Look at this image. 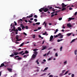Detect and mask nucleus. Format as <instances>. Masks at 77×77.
I'll return each instance as SVG.
<instances>
[{
    "instance_id": "obj_29",
    "label": "nucleus",
    "mask_w": 77,
    "mask_h": 77,
    "mask_svg": "<svg viewBox=\"0 0 77 77\" xmlns=\"http://www.w3.org/2000/svg\"><path fill=\"white\" fill-rule=\"evenodd\" d=\"M68 72V71H67L66 72H65V74H64V75H66V74H67V73Z\"/></svg>"
},
{
    "instance_id": "obj_33",
    "label": "nucleus",
    "mask_w": 77,
    "mask_h": 77,
    "mask_svg": "<svg viewBox=\"0 0 77 77\" xmlns=\"http://www.w3.org/2000/svg\"><path fill=\"white\" fill-rule=\"evenodd\" d=\"M45 34H47V31H45V33H43L42 35H45Z\"/></svg>"
},
{
    "instance_id": "obj_5",
    "label": "nucleus",
    "mask_w": 77,
    "mask_h": 77,
    "mask_svg": "<svg viewBox=\"0 0 77 77\" xmlns=\"http://www.w3.org/2000/svg\"><path fill=\"white\" fill-rule=\"evenodd\" d=\"M20 26L21 27H22V30H24V29H25V26H24V25H23V24H21L20 25Z\"/></svg>"
},
{
    "instance_id": "obj_14",
    "label": "nucleus",
    "mask_w": 77,
    "mask_h": 77,
    "mask_svg": "<svg viewBox=\"0 0 77 77\" xmlns=\"http://www.w3.org/2000/svg\"><path fill=\"white\" fill-rule=\"evenodd\" d=\"M23 44H24V42L22 43L21 44H20L19 45V47H23Z\"/></svg>"
},
{
    "instance_id": "obj_40",
    "label": "nucleus",
    "mask_w": 77,
    "mask_h": 77,
    "mask_svg": "<svg viewBox=\"0 0 77 77\" xmlns=\"http://www.w3.org/2000/svg\"><path fill=\"white\" fill-rule=\"evenodd\" d=\"M27 57V55H24L23 56V57H25V58H26Z\"/></svg>"
},
{
    "instance_id": "obj_48",
    "label": "nucleus",
    "mask_w": 77,
    "mask_h": 77,
    "mask_svg": "<svg viewBox=\"0 0 77 77\" xmlns=\"http://www.w3.org/2000/svg\"><path fill=\"white\" fill-rule=\"evenodd\" d=\"M28 21L30 23H32V21H30V20H28Z\"/></svg>"
},
{
    "instance_id": "obj_44",
    "label": "nucleus",
    "mask_w": 77,
    "mask_h": 77,
    "mask_svg": "<svg viewBox=\"0 0 77 77\" xmlns=\"http://www.w3.org/2000/svg\"><path fill=\"white\" fill-rule=\"evenodd\" d=\"M62 18L61 17H60L59 18V20L60 21V20H62Z\"/></svg>"
},
{
    "instance_id": "obj_61",
    "label": "nucleus",
    "mask_w": 77,
    "mask_h": 77,
    "mask_svg": "<svg viewBox=\"0 0 77 77\" xmlns=\"http://www.w3.org/2000/svg\"><path fill=\"white\" fill-rule=\"evenodd\" d=\"M77 12H75V15H77Z\"/></svg>"
},
{
    "instance_id": "obj_55",
    "label": "nucleus",
    "mask_w": 77,
    "mask_h": 77,
    "mask_svg": "<svg viewBox=\"0 0 77 77\" xmlns=\"http://www.w3.org/2000/svg\"><path fill=\"white\" fill-rule=\"evenodd\" d=\"M60 76H62V75H63V73H61L60 74Z\"/></svg>"
},
{
    "instance_id": "obj_27",
    "label": "nucleus",
    "mask_w": 77,
    "mask_h": 77,
    "mask_svg": "<svg viewBox=\"0 0 77 77\" xmlns=\"http://www.w3.org/2000/svg\"><path fill=\"white\" fill-rule=\"evenodd\" d=\"M48 69V67H46V68L45 69H44V71H45V70H47Z\"/></svg>"
},
{
    "instance_id": "obj_24",
    "label": "nucleus",
    "mask_w": 77,
    "mask_h": 77,
    "mask_svg": "<svg viewBox=\"0 0 77 77\" xmlns=\"http://www.w3.org/2000/svg\"><path fill=\"white\" fill-rule=\"evenodd\" d=\"M53 58V57H51V58H49L48 59V60H50Z\"/></svg>"
},
{
    "instance_id": "obj_15",
    "label": "nucleus",
    "mask_w": 77,
    "mask_h": 77,
    "mask_svg": "<svg viewBox=\"0 0 77 77\" xmlns=\"http://www.w3.org/2000/svg\"><path fill=\"white\" fill-rule=\"evenodd\" d=\"M17 29L19 31H21V28L20 27H17Z\"/></svg>"
},
{
    "instance_id": "obj_13",
    "label": "nucleus",
    "mask_w": 77,
    "mask_h": 77,
    "mask_svg": "<svg viewBox=\"0 0 77 77\" xmlns=\"http://www.w3.org/2000/svg\"><path fill=\"white\" fill-rule=\"evenodd\" d=\"M33 53H34V55H35V56H37V54H38V51H35Z\"/></svg>"
},
{
    "instance_id": "obj_9",
    "label": "nucleus",
    "mask_w": 77,
    "mask_h": 77,
    "mask_svg": "<svg viewBox=\"0 0 77 77\" xmlns=\"http://www.w3.org/2000/svg\"><path fill=\"white\" fill-rule=\"evenodd\" d=\"M53 38V35H51L50 38V41H51Z\"/></svg>"
},
{
    "instance_id": "obj_60",
    "label": "nucleus",
    "mask_w": 77,
    "mask_h": 77,
    "mask_svg": "<svg viewBox=\"0 0 77 77\" xmlns=\"http://www.w3.org/2000/svg\"><path fill=\"white\" fill-rule=\"evenodd\" d=\"M30 20H31V21L32 20H33V18H31L30 19Z\"/></svg>"
},
{
    "instance_id": "obj_25",
    "label": "nucleus",
    "mask_w": 77,
    "mask_h": 77,
    "mask_svg": "<svg viewBox=\"0 0 77 77\" xmlns=\"http://www.w3.org/2000/svg\"><path fill=\"white\" fill-rule=\"evenodd\" d=\"M23 52H24L23 51H21L20 52H19V54H22V53H23Z\"/></svg>"
},
{
    "instance_id": "obj_7",
    "label": "nucleus",
    "mask_w": 77,
    "mask_h": 77,
    "mask_svg": "<svg viewBox=\"0 0 77 77\" xmlns=\"http://www.w3.org/2000/svg\"><path fill=\"white\" fill-rule=\"evenodd\" d=\"M15 26H13V29H11V32H13V31L15 32Z\"/></svg>"
},
{
    "instance_id": "obj_22",
    "label": "nucleus",
    "mask_w": 77,
    "mask_h": 77,
    "mask_svg": "<svg viewBox=\"0 0 77 77\" xmlns=\"http://www.w3.org/2000/svg\"><path fill=\"white\" fill-rule=\"evenodd\" d=\"M75 39L72 40L71 41V42H70V43H72V42H74V41H75Z\"/></svg>"
},
{
    "instance_id": "obj_53",
    "label": "nucleus",
    "mask_w": 77,
    "mask_h": 77,
    "mask_svg": "<svg viewBox=\"0 0 77 77\" xmlns=\"http://www.w3.org/2000/svg\"><path fill=\"white\" fill-rule=\"evenodd\" d=\"M38 37L39 38H41V36L40 35H38Z\"/></svg>"
},
{
    "instance_id": "obj_30",
    "label": "nucleus",
    "mask_w": 77,
    "mask_h": 77,
    "mask_svg": "<svg viewBox=\"0 0 77 77\" xmlns=\"http://www.w3.org/2000/svg\"><path fill=\"white\" fill-rule=\"evenodd\" d=\"M36 62L38 65H39V62H38V60H36Z\"/></svg>"
},
{
    "instance_id": "obj_46",
    "label": "nucleus",
    "mask_w": 77,
    "mask_h": 77,
    "mask_svg": "<svg viewBox=\"0 0 77 77\" xmlns=\"http://www.w3.org/2000/svg\"><path fill=\"white\" fill-rule=\"evenodd\" d=\"M67 63V61L66 60L64 62V64L66 63Z\"/></svg>"
},
{
    "instance_id": "obj_31",
    "label": "nucleus",
    "mask_w": 77,
    "mask_h": 77,
    "mask_svg": "<svg viewBox=\"0 0 77 77\" xmlns=\"http://www.w3.org/2000/svg\"><path fill=\"white\" fill-rule=\"evenodd\" d=\"M34 21L35 22H37V21H38V20H37V19H34Z\"/></svg>"
},
{
    "instance_id": "obj_49",
    "label": "nucleus",
    "mask_w": 77,
    "mask_h": 77,
    "mask_svg": "<svg viewBox=\"0 0 77 77\" xmlns=\"http://www.w3.org/2000/svg\"><path fill=\"white\" fill-rule=\"evenodd\" d=\"M15 26V25H13V26H11V29H12V28H14V27H13V26Z\"/></svg>"
},
{
    "instance_id": "obj_18",
    "label": "nucleus",
    "mask_w": 77,
    "mask_h": 77,
    "mask_svg": "<svg viewBox=\"0 0 77 77\" xmlns=\"http://www.w3.org/2000/svg\"><path fill=\"white\" fill-rule=\"evenodd\" d=\"M39 12H42V11H43L42 10V8H41L39 10Z\"/></svg>"
},
{
    "instance_id": "obj_34",
    "label": "nucleus",
    "mask_w": 77,
    "mask_h": 77,
    "mask_svg": "<svg viewBox=\"0 0 77 77\" xmlns=\"http://www.w3.org/2000/svg\"><path fill=\"white\" fill-rule=\"evenodd\" d=\"M62 46H61L60 48V51H62Z\"/></svg>"
},
{
    "instance_id": "obj_3",
    "label": "nucleus",
    "mask_w": 77,
    "mask_h": 77,
    "mask_svg": "<svg viewBox=\"0 0 77 77\" xmlns=\"http://www.w3.org/2000/svg\"><path fill=\"white\" fill-rule=\"evenodd\" d=\"M8 63V62H6V61H5L4 63H2L1 66H0V68H1V67H3V66H5V63Z\"/></svg>"
},
{
    "instance_id": "obj_36",
    "label": "nucleus",
    "mask_w": 77,
    "mask_h": 77,
    "mask_svg": "<svg viewBox=\"0 0 77 77\" xmlns=\"http://www.w3.org/2000/svg\"><path fill=\"white\" fill-rule=\"evenodd\" d=\"M19 57V56H18V55L16 56H15V57H14V59H16V58H17V57Z\"/></svg>"
},
{
    "instance_id": "obj_51",
    "label": "nucleus",
    "mask_w": 77,
    "mask_h": 77,
    "mask_svg": "<svg viewBox=\"0 0 77 77\" xmlns=\"http://www.w3.org/2000/svg\"><path fill=\"white\" fill-rule=\"evenodd\" d=\"M18 30L17 29H16L15 30V31H14V32H18Z\"/></svg>"
},
{
    "instance_id": "obj_17",
    "label": "nucleus",
    "mask_w": 77,
    "mask_h": 77,
    "mask_svg": "<svg viewBox=\"0 0 77 77\" xmlns=\"http://www.w3.org/2000/svg\"><path fill=\"white\" fill-rule=\"evenodd\" d=\"M77 50H75L74 52L75 55H77Z\"/></svg>"
},
{
    "instance_id": "obj_45",
    "label": "nucleus",
    "mask_w": 77,
    "mask_h": 77,
    "mask_svg": "<svg viewBox=\"0 0 77 77\" xmlns=\"http://www.w3.org/2000/svg\"><path fill=\"white\" fill-rule=\"evenodd\" d=\"M40 29H41V27H38V30H40Z\"/></svg>"
},
{
    "instance_id": "obj_1",
    "label": "nucleus",
    "mask_w": 77,
    "mask_h": 77,
    "mask_svg": "<svg viewBox=\"0 0 77 77\" xmlns=\"http://www.w3.org/2000/svg\"><path fill=\"white\" fill-rule=\"evenodd\" d=\"M61 6H62V9L61 10L62 11H65L66 10V8L64 7H66L67 6V5H65L64 3H62L61 4Z\"/></svg>"
},
{
    "instance_id": "obj_42",
    "label": "nucleus",
    "mask_w": 77,
    "mask_h": 77,
    "mask_svg": "<svg viewBox=\"0 0 77 77\" xmlns=\"http://www.w3.org/2000/svg\"><path fill=\"white\" fill-rule=\"evenodd\" d=\"M36 37V36H35V35H34L32 37L34 39L35 38V37Z\"/></svg>"
},
{
    "instance_id": "obj_41",
    "label": "nucleus",
    "mask_w": 77,
    "mask_h": 77,
    "mask_svg": "<svg viewBox=\"0 0 77 77\" xmlns=\"http://www.w3.org/2000/svg\"><path fill=\"white\" fill-rule=\"evenodd\" d=\"M25 27V28L26 29H28V26H26Z\"/></svg>"
},
{
    "instance_id": "obj_39",
    "label": "nucleus",
    "mask_w": 77,
    "mask_h": 77,
    "mask_svg": "<svg viewBox=\"0 0 77 77\" xmlns=\"http://www.w3.org/2000/svg\"><path fill=\"white\" fill-rule=\"evenodd\" d=\"M55 56H56V57H57V56H58V55L57 54V53H55Z\"/></svg>"
},
{
    "instance_id": "obj_58",
    "label": "nucleus",
    "mask_w": 77,
    "mask_h": 77,
    "mask_svg": "<svg viewBox=\"0 0 77 77\" xmlns=\"http://www.w3.org/2000/svg\"><path fill=\"white\" fill-rule=\"evenodd\" d=\"M69 10H72V8H69Z\"/></svg>"
},
{
    "instance_id": "obj_37",
    "label": "nucleus",
    "mask_w": 77,
    "mask_h": 77,
    "mask_svg": "<svg viewBox=\"0 0 77 77\" xmlns=\"http://www.w3.org/2000/svg\"><path fill=\"white\" fill-rule=\"evenodd\" d=\"M74 77V74H72L71 75V77Z\"/></svg>"
},
{
    "instance_id": "obj_59",
    "label": "nucleus",
    "mask_w": 77,
    "mask_h": 77,
    "mask_svg": "<svg viewBox=\"0 0 77 77\" xmlns=\"http://www.w3.org/2000/svg\"><path fill=\"white\" fill-rule=\"evenodd\" d=\"M18 32H15V33L16 34V35H18Z\"/></svg>"
},
{
    "instance_id": "obj_19",
    "label": "nucleus",
    "mask_w": 77,
    "mask_h": 77,
    "mask_svg": "<svg viewBox=\"0 0 77 77\" xmlns=\"http://www.w3.org/2000/svg\"><path fill=\"white\" fill-rule=\"evenodd\" d=\"M38 49H35L33 50V51L34 52L36 51H38Z\"/></svg>"
},
{
    "instance_id": "obj_4",
    "label": "nucleus",
    "mask_w": 77,
    "mask_h": 77,
    "mask_svg": "<svg viewBox=\"0 0 77 77\" xmlns=\"http://www.w3.org/2000/svg\"><path fill=\"white\" fill-rule=\"evenodd\" d=\"M18 35H16V42H18V41H21V39H18Z\"/></svg>"
},
{
    "instance_id": "obj_32",
    "label": "nucleus",
    "mask_w": 77,
    "mask_h": 77,
    "mask_svg": "<svg viewBox=\"0 0 77 77\" xmlns=\"http://www.w3.org/2000/svg\"><path fill=\"white\" fill-rule=\"evenodd\" d=\"M34 17V18H38V16L36 15H35Z\"/></svg>"
},
{
    "instance_id": "obj_50",
    "label": "nucleus",
    "mask_w": 77,
    "mask_h": 77,
    "mask_svg": "<svg viewBox=\"0 0 77 77\" xmlns=\"http://www.w3.org/2000/svg\"><path fill=\"white\" fill-rule=\"evenodd\" d=\"M60 39H58V40H57V42H60Z\"/></svg>"
},
{
    "instance_id": "obj_64",
    "label": "nucleus",
    "mask_w": 77,
    "mask_h": 77,
    "mask_svg": "<svg viewBox=\"0 0 77 77\" xmlns=\"http://www.w3.org/2000/svg\"><path fill=\"white\" fill-rule=\"evenodd\" d=\"M55 31H56L57 32H58V29H56Z\"/></svg>"
},
{
    "instance_id": "obj_35",
    "label": "nucleus",
    "mask_w": 77,
    "mask_h": 77,
    "mask_svg": "<svg viewBox=\"0 0 77 77\" xmlns=\"http://www.w3.org/2000/svg\"><path fill=\"white\" fill-rule=\"evenodd\" d=\"M29 18H31L33 17V15H29Z\"/></svg>"
},
{
    "instance_id": "obj_63",
    "label": "nucleus",
    "mask_w": 77,
    "mask_h": 77,
    "mask_svg": "<svg viewBox=\"0 0 77 77\" xmlns=\"http://www.w3.org/2000/svg\"><path fill=\"white\" fill-rule=\"evenodd\" d=\"M53 77V75H50L49 76V77Z\"/></svg>"
},
{
    "instance_id": "obj_23",
    "label": "nucleus",
    "mask_w": 77,
    "mask_h": 77,
    "mask_svg": "<svg viewBox=\"0 0 77 77\" xmlns=\"http://www.w3.org/2000/svg\"><path fill=\"white\" fill-rule=\"evenodd\" d=\"M25 53V54H29V51H26Z\"/></svg>"
},
{
    "instance_id": "obj_11",
    "label": "nucleus",
    "mask_w": 77,
    "mask_h": 77,
    "mask_svg": "<svg viewBox=\"0 0 77 77\" xmlns=\"http://www.w3.org/2000/svg\"><path fill=\"white\" fill-rule=\"evenodd\" d=\"M67 26L69 27H72V26H71V25L70 23L67 24Z\"/></svg>"
},
{
    "instance_id": "obj_57",
    "label": "nucleus",
    "mask_w": 77,
    "mask_h": 77,
    "mask_svg": "<svg viewBox=\"0 0 77 77\" xmlns=\"http://www.w3.org/2000/svg\"><path fill=\"white\" fill-rule=\"evenodd\" d=\"M60 35H61V33H59L58 34V36Z\"/></svg>"
},
{
    "instance_id": "obj_2",
    "label": "nucleus",
    "mask_w": 77,
    "mask_h": 77,
    "mask_svg": "<svg viewBox=\"0 0 77 77\" xmlns=\"http://www.w3.org/2000/svg\"><path fill=\"white\" fill-rule=\"evenodd\" d=\"M42 11H44L45 12H47L48 11V9L45 8V7H44L43 8H42Z\"/></svg>"
},
{
    "instance_id": "obj_21",
    "label": "nucleus",
    "mask_w": 77,
    "mask_h": 77,
    "mask_svg": "<svg viewBox=\"0 0 77 77\" xmlns=\"http://www.w3.org/2000/svg\"><path fill=\"white\" fill-rule=\"evenodd\" d=\"M47 47V46H45L43 48V50H45L46 49V48Z\"/></svg>"
},
{
    "instance_id": "obj_20",
    "label": "nucleus",
    "mask_w": 77,
    "mask_h": 77,
    "mask_svg": "<svg viewBox=\"0 0 77 77\" xmlns=\"http://www.w3.org/2000/svg\"><path fill=\"white\" fill-rule=\"evenodd\" d=\"M10 57H14V54H12L11 55H10Z\"/></svg>"
},
{
    "instance_id": "obj_12",
    "label": "nucleus",
    "mask_w": 77,
    "mask_h": 77,
    "mask_svg": "<svg viewBox=\"0 0 77 77\" xmlns=\"http://www.w3.org/2000/svg\"><path fill=\"white\" fill-rule=\"evenodd\" d=\"M7 69H8V71H10V72H12V69L9 68H7Z\"/></svg>"
},
{
    "instance_id": "obj_26",
    "label": "nucleus",
    "mask_w": 77,
    "mask_h": 77,
    "mask_svg": "<svg viewBox=\"0 0 77 77\" xmlns=\"http://www.w3.org/2000/svg\"><path fill=\"white\" fill-rule=\"evenodd\" d=\"M35 24H36L37 25H39L40 24V22H38L35 23Z\"/></svg>"
},
{
    "instance_id": "obj_16",
    "label": "nucleus",
    "mask_w": 77,
    "mask_h": 77,
    "mask_svg": "<svg viewBox=\"0 0 77 77\" xmlns=\"http://www.w3.org/2000/svg\"><path fill=\"white\" fill-rule=\"evenodd\" d=\"M72 33V32L71 33H69L67 34V36H70L71 35V34Z\"/></svg>"
},
{
    "instance_id": "obj_43",
    "label": "nucleus",
    "mask_w": 77,
    "mask_h": 77,
    "mask_svg": "<svg viewBox=\"0 0 77 77\" xmlns=\"http://www.w3.org/2000/svg\"><path fill=\"white\" fill-rule=\"evenodd\" d=\"M14 23L15 26H16V25H17V23H16V22L15 21H14Z\"/></svg>"
},
{
    "instance_id": "obj_54",
    "label": "nucleus",
    "mask_w": 77,
    "mask_h": 77,
    "mask_svg": "<svg viewBox=\"0 0 77 77\" xmlns=\"http://www.w3.org/2000/svg\"><path fill=\"white\" fill-rule=\"evenodd\" d=\"M65 71H66L65 70H63L62 71V72L63 73V72H65Z\"/></svg>"
},
{
    "instance_id": "obj_38",
    "label": "nucleus",
    "mask_w": 77,
    "mask_h": 77,
    "mask_svg": "<svg viewBox=\"0 0 77 77\" xmlns=\"http://www.w3.org/2000/svg\"><path fill=\"white\" fill-rule=\"evenodd\" d=\"M21 57H19L18 58V59L19 60H21Z\"/></svg>"
},
{
    "instance_id": "obj_10",
    "label": "nucleus",
    "mask_w": 77,
    "mask_h": 77,
    "mask_svg": "<svg viewBox=\"0 0 77 77\" xmlns=\"http://www.w3.org/2000/svg\"><path fill=\"white\" fill-rule=\"evenodd\" d=\"M36 55H35V54H33L32 55V59H35V58H36Z\"/></svg>"
},
{
    "instance_id": "obj_8",
    "label": "nucleus",
    "mask_w": 77,
    "mask_h": 77,
    "mask_svg": "<svg viewBox=\"0 0 77 77\" xmlns=\"http://www.w3.org/2000/svg\"><path fill=\"white\" fill-rule=\"evenodd\" d=\"M75 18H72V17H69L68 19V21H71L72 20H74Z\"/></svg>"
},
{
    "instance_id": "obj_52",
    "label": "nucleus",
    "mask_w": 77,
    "mask_h": 77,
    "mask_svg": "<svg viewBox=\"0 0 77 77\" xmlns=\"http://www.w3.org/2000/svg\"><path fill=\"white\" fill-rule=\"evenodd\" d=\"M54 14H52L51 15V17H54Z\"/></svg>"
},
{
    "instance_id": "obj_47",
    "label": "nucleus",
    "mask_w": 77,
    "mask_h": 77,
    "mask_svg": "<svg viewBox=\"0 0 77 77\" xmlns=\"http://www.w3.org/2000/svg\"><path fill=\"white\" fill-rule=\"evenodd\" d=\"M23 34H24V35H27V34H26V33L24 32H23Z\"/></svg>"
},
{
    "instance_id": "obj_62",
    "label": "nucleus",
    "mask_w": 77,
    "mask_h": 77,
    "mask_svg": "<svg viewBox=\"0 0 77 77\" xmlns=\"http://www.w3.org/2000/svg\"><path fill=\"white\" fill-rule=\"evenodd\" d=\"M46 55H47V54H44L43 55V56H44V57L46 56Z\"/></svg>"
},
{
    "instance_id": "obj_6",
    "label": "nucleus",
    "mask_w": 77,
    "mask_h": 77,
    "mask_svg": "<svg viewBox=\"0 0 77 77\" xmlns=\"http://www.w3.org/2000/svg\"><path fill=\"white\" fill-rule=\"evenodd\" d=\"M13 54H14V55L17 56V55H18V54H19V53L18 52H14Z\"/></svg>"
},
{
    "instance_id": "obj_56",
    "label": "nucleus",
    "mask_w": 77,
    "mask_h": 77,
    "mask_svg": "<svg viewBox=\"0 0 77 77\" xmlns=\"http://www.w3.org/2000/svg\"><path fill=\"white\" fill-rule=\"evenodd\" d=\"M60 38H63V35H60Z\"/></svg>"
},
{
    "instance_id": "obj_28",
    "label": "nucleus",
    "mask_w": 77,
    "mask_h": 77,
    "mask_svg": "<svg viewBox=\"0 0 77 77\" xmlns=\"http://www.w3.org/2000/svg\"><path fill=\"white\" fill-rule=\"evenodd\" d=\"M54 37H55V38H57V37H58V36H59L58 35H56L55 36V35H54Z\"/></svg>"
}]
</instances>
